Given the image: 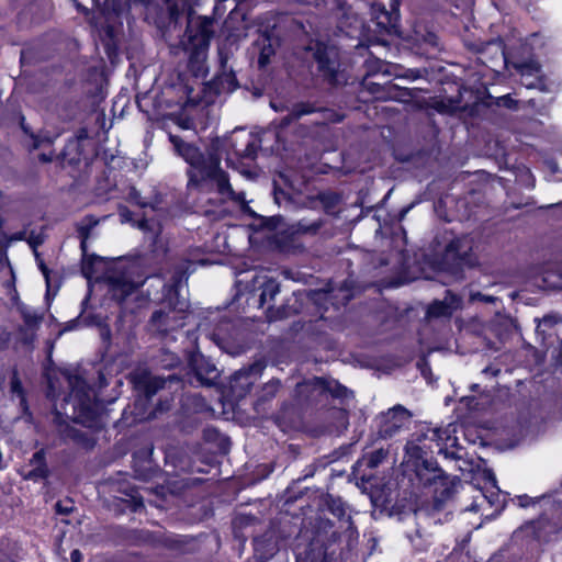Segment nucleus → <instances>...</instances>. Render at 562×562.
<instances>
[{"mask_svg":"<svg viewBox=\"0 0 562 562\" xmlns=\"http://www.w3.org/2000/svg\"><path fill=\"white\" fill-rule=\"evenodd\" d=\"M135 386L145 393L146 397H151L159 389L162 387L164 381L149 375L146 372L133 375Z\"/></svg>","mask_w":562,"mask_h":562,"instance_id":"11","label":"nucleus"},{"mask_svg":"<svg viewBox=\"0 0 562 562\" xmlns=\"http://www.w3.org/2000/svg\"><path fill=\"white\" fill-rule=\"evenodd\" d=\"M70 557L72 562H80L82 559V554L79 550H74Z\"/></svg>","mask_w":562,"mask_h":562,"instance_id":"29","label":"nucleus"},{"mask_svg":"<svg viewBox=\"0 0 562 562\" xmlns=\"http://www.w3.org/2000/svg\"><path fill=\"white\" fill-rule=\"evenodd\" d=\"M254 155L252 145L248 144L247 148L244 150L243 156L244 157H251Z\"/></svg>","mask_w":562,"mask_h":562,"instance_id":"30","label":"nucleus"},{"mask_svg":"<svg viewBox=\"0 0 562 562\" xmlns=\"http://www.w3.org/2000/svg\"><path fill=\"white\" fill-rule=\"evenodd\" d=\"M270 392H276L279 387V381H273L267 385Z\"/></svg>","mask_w":562,"mask_h":562,"instance_id":"32","label":"nucleus"},{"mask_svg":"<svg viewBox=\"0 0 562 562\" xmlns=\"http://www.w3.org/2000/svg\"><path fill=\"white\" fill-rule=\"evenodd\" d=\"M98 223L99 220L91 215L86 216L78 223L77 231L81 237V248L83 250L86 248V241L89 238L91 231L98 225Z\"/></svg>","mask_w":562,"mask_h":562,"instance_id":"13","label":"nucleus"},{"mask_svg":"<svg viewBox=\"0 0 562 562\" xmlns=\"http://www.w3.org/2000/svg\"><path fill=\"white\" fill-rule=\"evenodd\" d=\"M147 224H148L147 221H142V222H139L138 226H139V228L145 229L147 227Z\"/></svg>","mask_w":562,"mask_h":562,"instance_id":"36","label":"nucleus"},{"mask_svg":"<svg viewBox=\"0 0 562 562\" xmlns=\"http://www.w3.org/2000/svg\"><path fill=\"white\" fill-rule=\"evenodd\" d=\"M10 389H11V393L13 395H16L20 398L21 406L23 408H25L26 400H25L23 387H22L21 381L18 376L16 370L13 371Z\"/></svg>","mask_w":562,"mask_h":562,"instance_id":"18","label":"nucleus"},{"mask_svg":"<svg viewBox=\"0 0 562 562\" xmlns=\"http://www.w3.org/2000/svg\"><path fill=\"white\" fill-rule=\"evenodd\" d=\"M48 395H49V396H55V395L53 394V385H52V381H49V391H48Z\"/></svg>","mask_w":562,"mask_h":562,"instance_id":"37","label":"nucleus"},{"mask_svg":"<svg viewBox=\"0 0 562 562\" xmlns=\"http://www.w3.org/2000/svg\"><path fill=\"white\" fill-rule=\"evenodd\" d=\"M278 293L279 284L276 281L268 280L267 282H265L259 296L260 306H263L269 301H272Z\"/></svg>","mask_w":562,"mask_h":562,"instance_id":"16","label":"nucleus"},{"mask_svg":"<svg viewBox=\"0 0 562 562\" xmlns=\"http://www.w3.org/2000/svg\"><path fill=\"white\" fill-rule=\"evenodd\" d=\"M121 216L124 218V220H127V212H121Z\"/></svg>","mask_w":562,"mask_h":562,"instance_id":"39","label":"nucleus"},{"mask_svg":"<svg viewBox=\"0 0 562 562\" xmlns=\"http://www.w3.org/2000/svg\"><path fill=\"white\" fill-rule=\"evenodd\" d=\"M196 375L199 376V379H202V373H201L200 369H196Z\"/></svg>","mask_w":562,"mask_h":562,"instance_id":"40","label":"nucleus"},{"mask_svg":"<svg viewBox=\"0 0 562 562\" xmlns=\"http://www.w3.org/2000/svg\"><path fill=\"white\" fill-rule=\"evenodd\" d=\"M131 501L133 504L134 512L138 510L144 506L143 497L139 496L137 492H133V494H131Z\"/></svg>","mask_w":562,"mask_h":562,"instance_id":"24","label":"nucleus"},{"mask_svg":"<svg viewBox=\"0 0 562 562\" xmlns=\"http://www.w3.org/2000/svg\"><path fill=\"white\" fill-rule=\"evenodd\" d=\"M491 480L493 481V484H495V477L493 475H491Z\"/></svg>","mask_w":562,"mask_h":562,"instance_id":"42","label":"nucleus"},{"mask_svg":"<svg viewBox=\"0 0 562 562\" xmlns=\"http://www.w3.org/2000/svg\"><path fill=\"white\" fill-rule=\"evenodd\" d=\"M108 280L112 296L119 301H123L144 283L143 279L134 280L132 271L114 272L109 276Z\"/></svg>","mask_w":562,"mask_h":562,"instance_id":"8","label":"nucleus"},{"mask_svg":"<svg viewBox=\"0 0 562 562\" xmlns=\"http://www.w3.org/2000/svg\"><path fill=\"white\" fill-rule=\"evenodd\" d=\"M131 198H132V200H134L140 206H146L147 205L145 202L140 201L139 193L136 192L135 190L132 191Z\"/></svg>","mask_w":562,"mask_h":562,"instance_id":"27","label":"nucleus"},{"mask_svg":"<svg viewBox=\"0 0 562 562\" xmlns=\"http://www.w3.org/2000/svg\"><path fill=\"white\" fill-rule=\"evenodd\" d=\"M514 67L521 75V77H535L539 85L540 80V65L538 61L530 59L528 61L515 64Z\"/></svg>","mask_w":562,"mask_h":562,"instance_id":"12","label":"nucleus"},{"mask_svg":"<svg viewBox=\"0 0 562 562\" xmlns=\"http://www.w3.org/2000/svg\"><path fill=\"white\" fill-rule=\"evenodd\" d=\"M31 462L35 465V468L26 474V479L36 480L40 477H44L46 475V468L44 463L43 451L35 452Z\"/></svg>","mask_w":562,"mask_h":562,"instance_id":"15","label":"nucleus"},{"mask_svg":"<svg viewBox=\"0 0 562 562\" xmlns=\"http://www.w3.org/2000/svg\"><path fill=\"white\" fill-rule=\"evenodd\" d=\"M339 27L349 36H356L357 33L361 34L364 29L363 21L350 8H341L339 10Z\"/></svg>","mask_w":562,"mask_h":562,"instance_id":"10","label":"nucleus"},{"mask_svg":"<svg viewBox=\"0 0 562 562\" xmlns=\"http://www.w3.org/2000/svg\"><path fill=\"white\" fill-rule=\"evenodd\" d=\"M297 226H299L297 227L299 231L308 232V231H316V229H318L319 226H321V223H313L310 226H304L302 223H299Z\"/></svg>","mask_w":562,"mask_h":562,"instance_id":"26","label":"nucleus"},{"mask_svg":"<svg viewBox=\"0 0 562 562\" xmlns=\"http://www.w3.org/2000/svg\"><path fill=\"white\" fill-rule=\"evenodd\" d=\"M213 35V20L206 16H199L191 20L187 26L184 50L189 54V65L196 74L204 69V61Z\"/></svg>","mask_w":562,"mask_h":562,"instance_id":"2","label":"nucleus"},{"mask_svg":"<svg viewBox=\"0 0 562 562\" xmlns=\"http://www.w3.org/2000/svg\"><path fill=\"white\" fill-rule=\"evenodd\" d=\"M168 4V11L171 18H177L183 9V0H166Z\"/></svg>","mask_w":562,"mask_h":562,"instance_id":"21","label":"nucleus"},{"mask_svg":"<svg viewBox=\"0 0 562 562\" xmlns=\"http://www.w3.org/2000/svg\"><path fill=\"white\" fill-rule=\"evenodd\" d=\"M315 59L318 63L319 69L334 74L335 71V65L330 59V54L328 52H322L318 47L315 52Z\"/></svg>","mask_w":562,"mask_h":562,"instance_id":"17","label":"nucleus"},{"mask_svg":"<svg viewBox=\"0 0 562 562\" xmlns=\"http://www.w3.org/2000/svg\"><path fill=\"white\" fill-rule=\"evenodd\" d=\"M273 53L271 44L263 45L258 59L259 66L265 67L269 63L270 56L273 55Z\"/></svg>","mask_w":562,"mask_h":562,"instance_id":"22","label":"nucleus"},{"mask_svg":"<svg viewBox=\"0 0 562 562\" xmlns=\"http://www.w3.org/2000/svg\"><path fill=\"white\" fill-rule=\"evenodd\" d=\"M206 373L210 375L207 380H209V381H211V380H213V379H215V378H216V375H217V370H216V368H215V367L210 366V367L207 368V370H206Z\"/></svg>","mask_w":562,"mask_h":562,"instance_id":"28","label":"nucleus"},{"mask_svg":"<svg viewBox=\"0 0 562 562\" xmlns=\"http://www.w3.org/2000/svg\"><path fill=\"white\" fill-rule=\"evenodd\" d=\"M412 418V414L402 405H395L380 416L379 435L389 439L405 428Z\"/></svg>","mask_w":562,"mask_h":562,"instance_id":"5","label":"nucleus"},{"mask_svg":"<svg viewBox=\"0 0 562 562\" xmlns=\"http://www.w3.org/2000/svg\"><path fill=\"white\" fill-rule=\"evenodd\" d=\"M0 273L8 274L12 279H14V273H13L12 267H11L10 262L7 259L5 260H0Z\"/></svg>","mask_w":562,"mask_h":562,"instance_id":"23","label":"nucleus"},{"mask_svg":"<svg viewBox=\"0 0 562 562\" xmlns=\"http://www.w3.org/2000/svg\"><path fill=\"white\" fill-rule=\"evenodd\" d=\"M101 335L104 339H109L110 337V330L109 328H102Z\"/></svg>","mask_w":562,"mask_h":562,"instance_id":"33","label":"nucleus"},{"mask_svg":"<svg viewBox=\"0 0 562 562\" xmlns=\"http://www.w3.org/2000/svg\"><path fill=\"white\" fill-rule=\"evenodd\" d=\"M519 499V505L522 506V507H526L528 506L529 502H530V498L528 496H519L518 497Z\"/></svg>","mask_w":562,"mask_h":562,"instance_id":"31","label":"nucleus"},{"mask_svg":"<svg viewBox=\"0 0 562 562\" xmlns=\"http://www.w3.org/2000/svg\"><path fill=\"white\" fill-rule=\"evenodd\" d=\"M187 308L188 303L184 300H178L172 304L171 299H169L166 306L153 313L150 318L153 328L159 333H167L182 327Z\"/></svg>","mask_w":562,"mask_h":562,"instance_id":"4","label":"nucleus"},{"mask_svg":"<svg viewBox=\"0 0 562 562\" xmlns=\"http://www.w3.org/2000/svg\"><path fill=\"white\" fill-rule=\"evenodd\" d=\"M525 86H526L527 88H537L539 85H538V83H536V82H525Z\"/></svg>","mask_w":562,"mask_h":562,"instance_id":"35","label":"nucleus"},{"mask_svg":"<svg viewBox=\"0 0 562 562\" xmlns=\"http://www.w3.org/2000/svg\"><path fill=\"white\" fill-rule=\"evenodd\" d=\"M481 300L485 301V302H493L494 301V297L493 296H485V295H482V294H479L477 295Z\"/></svg>","mask_w":562,"mask_h":562,"instance_id":"34","label":"nucleus"},{"mask_svg":"<svg viewBox=\"0 0 562 562\" xmlns=\"http://www.w3.org/2000/svg\"><path fill=\"white\" fill-rule=\"evenodd\" d=\"M371 14L376 20V24L384 29L392 25L395 20L394 13L386 11L385 8L380 4H373L371 7Z\"/></svg>","mask_w":562,"mask_h":562,"instance_id":"14","label":"nucleus"},{"mask_svg":"<svg viewBox=\"0 0 562 562\" xmlns=\"http://www.w3.org/2000/svg\"><path fill=\"white\" fill-rule=\"evenodd\" d=\"M42 159H43L44 161H48V160H49V159H48L46 156H44V155L42 156Z\"/></svg>","mask_w":562,"mask_h":562,"instance_id":"41","label":"nucleus"},{"mask_svg":"<svg viewBox=\"0 0 562 562\" xmlns=\"http://www.w3.org/2000/svg\"><path fill=\"white\" fill-rule=\"evenodd\" d=\"M387 456V452L383 449H378L370 453L368 457V467L369 468H376Z\"/></svg>","mask_w":562,"mask_h":562,"instance_id":"20","label":"nucleus"},{"mask_svg":"<svg viewBox=\"0 0 562 562\" xmlns=\"http://www.w3.org/2000/svg\"><path fill=\"white\" fill-rule=\"evenodd\" d=\"M263 367L261 364H252L247 369L237 371L229 381V391L236 400L245 397L251 390L252 385L261 376Z\"/></svg>","mask_w":562,"mask_h":562,"instance_id":"6","label":"nucleus"},{"mask_svg":"<svg viewBox=\"0 0 562 562\" xmlns=\"http://www.w3.org/2000/svg\"><path fill=\"white\" fill-rule=\"evenodd\" d=\"M461 297L448 291L443 300L435 301L429 305L427 315L429 317H448L451 316L453 312L461 308Z\"/></svg>","mask_w":562,"mask_h":562,"instance_id":"9","label":"nucleus"},{"mask_svg":"<svg viewBox=\"0 0 562 562\" xmlns=\"http://www.w3.org/2000/svg\"><path fill=\"white\" fill-rule=\"evenodd\" d=\"M40 269L46 280L47 288H50V274L48 268L45 266L43 261L40 262Z\"/></svg>","mask_w":562,"mask_h":562,"instance_id":"25","label":"nucleus"},{"mask_svg":"<svg viewBox=\"0 0 562 562\" xmlns=\"http://www.w3.org/2000/svg\"><path fill=\"white\" fill-rule=\"evenodd\" d=\"M473 240L468 236L457 237L447 246L443 256L442 269L459 267L463 263H471L469 254L472 250Z\"/></svg>","mask_w":562,"mask_h":562,"instance_id":"7","label":"nucleus"},{"mask_svg":"<svg viewBox=\"0 0 562 562\" xmlns=\"http://www.w3.org/2000/svg\"><path fill=\"white\" fill-rule=\"evenodd\" d=\"M169 139L176 153L191 167L188 171V187H199L202 180L211 179L215 181L221 194L227 195L239 203L245 202V193L234 192L227 175L220 168V158L213 151H209L207 155H204L198 147L184 143L176 135H170Z\"/></svg>","mask_w":562,"mask_h":562,"instance_id":"1","label":"nucleus"},{"mask_svg":"<svg viewBox=\"0 0 562 562\" xmlns=\"http://www.w3.org/2000/svg\"><path fill=\"white\" fill-rule=\"evenodd\" d=\"M313 112V108L308 104H304V103H301V104H296L291 113L289 114V116L286 119H284V121L286 123H289L290 121H293V120H299L300 117H302L303 115H306V114H310Z\"/></svg>","mask_w":562,"mask_h":562,"instance_id":"19","label":"nucleus"},{"mask_svg":"<svg viewBox=\"0 0 562 562\" xmlns=\"http://www.w3.org/2000/svg\"><path fill=\"white\" fill-rule=\"evenodd\" d=\"M71 391L65 401L71 403L74 408V418L82 424H88L94 417L91 390L79 375H66Z\"/></svg>","mask_w":562,"mask_h":562,"instance_id":"3","label":"nucleus"},{"mask_svg":"<svg viewBox=\"0 0 562 562\" xmlns=\"http://www.w3.org/2000/svg\"><path fill=\"white\" fill-rule=\"evenodd\" d=\"M392 7H393V10L397 9V7H398L397 0H393Z\"/></svg>","mask_w":562,"mask_h":562,"instance_id":"38","label":"nucleus"}]
</instances>
